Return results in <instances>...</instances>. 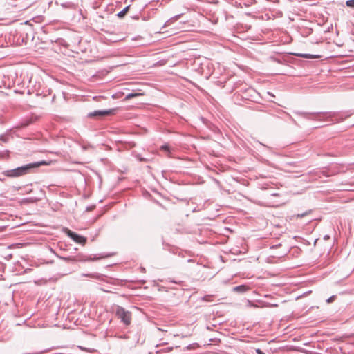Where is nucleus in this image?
Instances as JSON below:
<instances>
[{"instance_id": "nucleus-1", "label": "nucleus", "mask_w": 354, "mask_h": 354, "mask_svg": "<svg viewBox=\"0 0 354 354\" xmlns=\"http://www.w3.org/2000/svg\"><path fill=\"white\" fill-rule=\"evenodd\" d=\"M297 113L309 120H326L335 122H342L353 114L351 111L345 112H297Z\"/></svg>"}, {"instance_id": "nucleus-2", "label": "nucleus", "mask_w": 354, "mask_h": 354, "mask_svg": "<svg viewBox=\"0 0 354 354\" xmlns=\"http://www.w3.org/2000/svg\"><path fill=\"white\" fill-rule=\"evenodd\" d=\"M47 165V163L44 160L35 162L18 167L12 169L5 170L2 172V174L9 178H17L29 174L32 169L37 168L41 165Z\"/></svg>"}, {"instance_id": "nucleus-3", "label": "nucleus", "mask_w": 354, "mask_h": 354, "mask_svg": "<svg viewBox=\"0 0 354 354\" xmlns=\"http://www.w3.org/2000/svg\"><path fill=\"white\" fill-rule=\"evenodd\" d=\"M115 315L125 326H129L131 323V313L125 310L123 307L116 305L114 309Z\"/></svg>"}, {"instance_id": "nucleus-4", "label": "nucleus", "mask_w": 354, "mask_h": 354, "mask_svg": "<svg viewBox=\"0 0 354 354\" xmlns=\"http://www.w3.org/2000/svg\"><path fill=\"white\" fill-rule=\"evenodd\" d=\"M66 233L69 238H71L77 243H80L84 245L87 241V239L86 237L81 236L68 229H66Z\"/></svg>"}, {"instance_id": "nucleus-5", "label": "nucleus", "mask_w": 354, "mask_h": 354, "mask_svg": "<svg viewBox=\"0 0 354 354\" xmlns=\"http://www.w3.org/2000/svg\"><path fill=\"white\" fill-rule=\"evenodd\" d=\"M113 112V110L109 109V110H104V111H94L93 112H91L88 114V117L92 118V117H98V116H104L110 115Z\"/></svg>"}, {"instance_id": "nucleus-6", "label": "nucleus", "mask_w": 354, "mask_h": 354, "mask_svg": "<svg viewBox=\"0 0 354 354\" xmlns=\"http://www.w3.org/2000/svg\"><path fill=\"white\" fill-rule=\"evenodd\" d=\"M82 276L85 277H90V278H92L94 279H97V280H101L103 277L102 274L97 273V272L88 273V274L83 273V274H82Z\"/></svg>"}, {"instance_id": "nucleus-7", "label": "nucleus", "mask_w": 354, "mask_h": 354, "mask_svg": "<svg viewBox=\"0 0 354 354\" xmlns=\"http://www.w3.org/2000/svg\"><path fill=\"white\" fill-rule=\"evenodd\" d=\"M248 289V286H245V285H240V286H235L233 288V290L234 292H245V291H247Z\"/></svg>"}, {"instance_id": "nucleus-8", "label": "nucleus", "mask_w": 354, "mask_h": 354, "mask_svg": "<svg viewBox=\"0 0 354 354\" xmlns=\"http://www.w3.org/2000/svg\"><path fill=\"white\" fill-rule=\"evenodd\" d=\"M181 17V15H176L172 17H171L169 19H168L164 24L162 28H165L166 26H169L171 22L178 20Z\"/></svg>"}, {"instance_id": "nucleus-9", "label": "nucleus", "mask_w": 354, "mask_h": 354, "mask_svg": "<svg viewBox=\"0 0 354 354\" xmlns=\"http://www.w3.org/2000/svg\"><path fill=\"white\" fill-rule=\"evenodd\" d=\"M108 257H109V255H103V256H99V257H97L95 255L93 258L91 257H87L86 258H85L82 261H97V260H99V259H100L102 258Z\"/></svg>"}, {"instance_id": "nucleus-10", "label": "nucleus", "mask_w": 354, "mask_h": 354, "mask_svg": "<svg viewBox=\"0 0 354 354\" xmlns=\"http://www.w3.org/2000/svg\"><path fill=\"white\" fill-rule=\"evenodd\" d=\"M143 94L141 93H136V92H132V93H130L129 94H127L126 96H125V98L124 100H130L133 97H138V96H140V95H142Z\"/></svg>"}, {"instance_id": "nucleus-11", "label": "nucleus", "mask_w": 354, "mask_h": 354, "mask_svg": "<svg viewBox=\"0 0 354 354\" xmlns=\"http://www.w3.org/2000/svg\"><path fill=\"white\" fill-rule=\"evenodd\" d=\"M297 56H299L300 57L308 58V59L318 57V56H316V55H311V54H304V53L297 54Z\"/></svg>"}, {"instance_id": "nucleus-12", "label": "nucleus", "mask_w": 354, "mask_h": 354, "mask_svg": "<svg viewBox=\"0 0 354 354\" xmlns=\"http://www.w3.org/2000/svg\"><path fill=\"white\" fill-rule=\"evenodd\" d=\"M129 8V6H126L124 8H123L120 12H119L118 14H117V16L118 17H122L123 16H124V15L127 13L128 9Z\"/></svg>"}, {"instance_id": "nucleus-13", "label": "nucleus", "mask_w": 354, "mask_h": 354, "mask_svg": "<svg viewBox=\"0 0 354 354\" xmlns=\"http://www.w3.org/2000/svg\"><path fill=\"white\" fill-rule=\"evenodd\" d=\"M62 6L66 8H75V4L71 2H66L62 3Z\"/></svg>"}, {"instance_id": "nucleus-14", "label": "nucleus", "mask_w": 354, "mask_h": 354, "mask_svg": "<svg viewBox=\"0 0 354 354\" xmlns=\"http://www.w3.org/2000/svg\"><path fill=\"white\" fill-rule=\"evenodd\" d=\"M311 212V210H309V211H306L302 214H297V215H295V217L297 218H303L305 216L309 214Z\"/></svg>"}, {"instance_id": "nucleus-15", "label": "nucleus", "mask_w": 354, "mask_h": 354, "mask_svg": "<svg viewBox=\"0 0 354 354\" xmlns=\"http://www.w3.org/2000/svg\"><path fill=\"white\" fill-rule=\"evenodd\" d=\"M199 346L197 343H193V344H189L186 348L187 350H191V349H195L196 348H198Z\"/></svg>"}, {"instance_id": "nucleus-16", "label": "nucleus", "mask_w": 354, "mask_h": 354, "mask_svg": "<svg viewBox=\"0 0 354 354\" xmlns=\"http://www.w3.org/2000/svg\"><path fill=\"white\" fill-rule=\"evenodd\" d=\"M346 5L349 8H354V0H347Z\"/></svg>"}, {"instance_id": "nucleus-17", "label": "nucleus", "mask_w": 354, "mask_h": 354, "mask_svg": "<svg viewBox=\"0 0 354 354\" xmlns=\"http://www.w3.org/2000/svg\"><path fill=\"white\" fill-rule=\"evenodd\" d=\"M173 350V347H167L163 350H158L156 351L157 353H160L162 351L163 352H170Z\"/></svg>"}, {"instance_id": "nucleus-18", "label": "nucleus", "mask_w": 354, "mask_h": 354, "mask_svg": "<svg viewBox=\"0 0 354 354\" xmlns=\"http://www.w3.org/2000/svg\"><path fill=\"white\" fill-rule=\"evenodd\" d=\"M160 149L162 150H164V151H167V152H169L170 151H169V146L168 145H164L161 146Z\"/></svg>"}, {"instance_id": "nucleus-19", "label": "nucleus", "mask_w": 354, "mask_h": 354, "mask_svg": "<svg viewBox=\"0 0 354 354\" xmlns=\"http://www.w3.org/2000/svg\"><path fill=\"white\" fill-rule=\"evenodd\" d=\"M335 299V295H333L331 297H330L327 300H326V302L327 303H330L332 301H333Z\"/></svg>"}, {"instance_id": "nucleus-20", "label": "nucleus", "mask_w": 354, "mask_h": 354, "mask_svg": "<svg viewBox=\"0 0 354 354\" xmlns=\"http://www.w3.org/2000/svg\"><path fill=\"white\" fill-rule=\"evenodd\" d=\"M60 258H61L62 259H63L64 261H72V260H73V258L69 257H60Z\"/></svg>"}, {"instance_id": "nucleus-21", "label": "nucleus", "mask_w": 354, "mask_h": 354, "mask_svg": "<svg viewBox=\"0 0 354 354\" xmlns=\"http://www.w3.org/2000/svg\"><path fill=\"white\" fill-rule=\"evenodd\" d=\"M255 352L257 354H265L260 348H257Z\"/></svg>"}, {"instance_id": "nucleus-22", "label": "nucleus", "mask_w": 354, "mask_h": 354, "mask_svg": "<svg viewBox=\"0 0 354 354\" xmlns=\"http://www.w3.org/2000/svg\"><path fill=\"white\" fill-rule=\"evenodd\" d=\"M281 243L277 244V245H273L270 246V249L277 248H278V247H279V246H281Z\"/></svg>"}, {"instance_id": "nucleus-23", "label": "nucleus", "mask_w": 354, "mask_h": 354, "mask_svg": "<svg viewBox=\"0 0 354 354\" xmlns=\"http://www.w3.org/2000/svg\"><path fill=\"white\" fill-rule=\"evenodd\" d=\"M324 239L325 240H327V239H329V236H328V235H326V236H324Z\"/></svg>"}, {"instance_id": "nucleus-24", "label": "nucleus", "mask_w": 354, "mask_h": 354, "mask_svg": "<svg viewBox=\"0 0 354 354\" xmlns=\"http://www.w3.org/2000/svg\"><path fill=\"white\" fill-rule=\"evenodd\" d=\"M145 159L144 158H140V161H144Z\"/></svg>"}, {"instance_id": "nucleus-25", "label": "nucleus", "mask_w": 354, "mask_h": 354, "mask_svg": "<svg viewBox=\"0 0 354 354\" xmlns=\"http://www.w3.org/2000/svg\"><path fill=\"white\" fill-rule=\"evenodd\" d=\"M159 330H161V331H165L164 330L161 329V328H158Z\"/></svg>"}]
</instances>
